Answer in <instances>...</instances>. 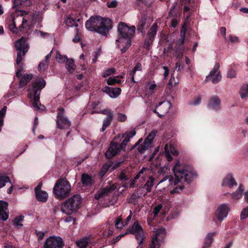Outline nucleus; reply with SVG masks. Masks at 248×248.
Segmentation results:
<instances>
[{"instance_id":"f257e3e1","label":"nucleus","mask_w":248,"mask_h":248,"mask_svg":"<svg viewBox=\"0 0 248 248\" xmlns=\"http://www.w3.org/2000/svg\"><path fill=\"white\" fill-rule=\"evenodd\" d=\"M173 170L175 176V179L171 175L166 176L158 183L160 184L167 181L169 186L177 185L170 191L171 194L179 193L183 190V185L181 183H179L183 182L188 183L197 176L196 172L191 167L181 164L179 161H177L174 166Z\"/></svg>"},{"instance_id":"f03ea898","label":"nucleus","mask_w":248,"mask_h":248,"mask_svg":"<svg viewBox=\"0 0 248 248\" xmlns=\"http://www.w3.org/2000/svg\"><path fill=\"white\" fill-rule=\"evenodd\" d=\"M86 29L90 31L106 34L112 28L110 19L102 18L100 16H91L85 23Z\"/></svg>"},{"instance_id":"7ed1b4c3","label":"nucleus","mask_w":248,"mask_h":248,"mask_svg":"<svg viewBox=\"0 0 248 248\" xmlns=\"http://www.w3.org/2000/svg\"><path fill=\"white\" fill-rule=\"evenodd\" d=\"M45 85L46 81L43 78H35L29 89L28 96L33 100V106L37 110H43L45 108L40 102V92Z\"/></svg>"},{"instance_id":"20e7f679","label":"nucleus","mask_w":248,"mask_h":248,"mask_svg":"<svg viewBox=\"0 0 248 248\" xmlns=\"http://www.w3.org/2000/svg\"><path fill=\"white\" fill-rule=\"evenodd\" d=\"M136 179H140L141 185L146 190V192H150L154 186V178L152 169L142 168L137 175Z\"/></svg>"},{"instance_id":"39448f33","label":"nucleus","mask_w":248,"mask_h":248,"mask_svg":"<svg viewBox=\"0 0 248 248\" xmlns=\"http://www.w3.org/2000/svg\"><path fill=\"white\" fill-rule=\"evenodd\" d=\"M71 190L70 183L64 179L58 180L53 187L55 197L59 200H63L68 197Z\"/></svg>"},{"instance_id":"423d86ee","label":"nucleus","mask_w":248,"mask_h":248,"mask_svg":"<svg viewBox=\"0 0 248 248\" xmlns=\"http://www.w3.org/2000/svg\"><path fill=\"white\" fill-rule=\"evenodd\" d=\"M81 204V197L78 195H74L62 204L61 211L67 215L76 212Z\"/></svg>"},{"instance_id":"0eeeda50","label":"nucleus","mask_w":248,"mask_h":248,"mask_svg":"<svg viewBox=\"0 0 248 248\" xmlns=\"http://www.w3.org/2000/svg\"><path fill=\"white\" fill-rule=\"evenodd\" d=\"M124 137L123 135H118L111 142L105 153L107 158H111L115 156L121 150H124L125 147H122L121 141Z\"/></svg>"},{"instance_id":"6e6552de","label":"nucleus","mask_w":248,"mask_h":248,"mask_svg":"<svg viewBox=\"0 0 248 248\" xmlns=\"http://www.w3.org/2000/svg\"><path fill=\"white\" fill-rule=\"evenodd\" d=\"M186 29L183 27L180 32V38L176 43L173 56L176 58V62H180V65H184V61L182 58L184 48L183 46L185 42Z\"/></svg>"},{"instance_id":"1a4fd4ad","label":"nucleus","mask_w":248,"mask_h":248,"mask_svg":"<svg viewBox=\"0 0 248 248\" xmlns=\"http://www.w3.org/2000/svg\"><path fill=\"white\" fill-rule=\"evenodd\" d=\"M15 47L17 51L16 63L19 64L23 57L28 52L29 46L25 38H21L15 43Z\"/></svg>"},{"instance_id":"9d476101","label":"nucleus","mask_w":248,"mask_h":248,"mask_svg":"<svg viewBox=\"0 0 248 248\" xmlns=\"http://www.w3.org/2000/svg\"><path fill=\"white\" fill-rule=\"evenodd\" d=\"M126 233L135 235V238L139 241V244L137 248H142L140 245L142 244L145 236L143 229L138 221H135L134 224L129 227Z\"/></svg>"},{"instance_id":"9b49d317","label":"nucleus","mask_w":248,"mask_h":248,"mask_svg":"<svg viewBox=\"0 0 248 248\" xmlns=\"http://www.w3.org/2000/svg\"><path fill=\"white\" fill-rule=\"evenodd\" d=\"M155 235L152 237L150 248H160L166 236V230L163 227L154 228L153 231Z\"/></svg>"},{"instance_id":"f8f14e48","label":"nucleus","mask_w":248,"mask_h":248,"mask_svg":"<svg viewBox=\"0 0 248 248\" xmlns=\"http://www.w3.org/2000/svg\"><path fill=\"white\" fill-rule=\"evenodd\" d=\"M135 27L132 26L129 27L125 23L121 22L118 26L119 36L120 37L131 39L135 31Z\"/></svg>"},{"instance_id":"ddd939ff","label":"nucleus","mask_w":248,"mask_h":248,"mask_svg":"<svg viewBox=\"0 0 248 248\" xmlns=\"http://www.w3.org/2000/svg\"><path fill=\"white\" fill-rule=\"evenodd\" d=\"M56 124L57 127L60 129H68L70 126L71 122L65 116L64 110L62 108H60L58 109Z\"/></svg>"},{"instance_id":"4468645a","label":"nucleus","mask_w":248,"mask_h":248,"mask_svg":"<svg viewBox=\"0 0 248 248\" xmlns=\"http://www.w3.org/2000/svg\"><path fill=\"white\" fill-rule=\"evenodd\" d=\"M63 241L59 236H51L46 240L43 248H62Z\"/></svg>"},{"instance_id":"2eb2a0df","label":"nucleus","mask_w":248,"mask_h":248,"mask_svg":"<svg viewBox=\"0 0 248 248\" xmlns=\"http://www.w3.org/2000/svg\"><path fill=\"white\" fill-rule=\"evenodd\" d=\"M220 65L218 62H216L209 75L206 76V80L211 81L214 84H217L221 79V75L219 70Z\"/></svg>"},{"instance_id":"dca6fc26","label":"nucleus","mask_w":248,"mask_h":248,"mask_svg":"<svg viewBox=\"0 0 248 248\" xmlns=\"http://www.w3.org/2000/svg\"><path fill=\"white\" fill-rule=\"evenodd\" d=\"M171 107V103L168 101H164L160 102L156 106V108L154 112L158 114L160 118L164 117L168 113Z\"/></svg>"},{"instance_id":"f3484780","label":"nucleus","mask_w":248,"mask_h":248,"mask_svg":"<svg viewBox=\"0 0 248 248\" xmlns=\"http://www.w3.org/2000/svg\"><path fill=\"white\" fill-rule=\"evenodd\" d=\"M157 29V25L156 23H155L150 29L149 30L146 37V39L144 43V47L147 49H149L150 45L152 44L154 37L156 33V31Z\"/></svg>"},{"instance_id":"a211bd4d","label":"nucleus","mask_w":248,"mask_h":248,"mask_svg":"<svg viewBox=\"0 0 248 248\" xmlns=\"http://www.w3.org/2000/svg\"><path fill=\"white\" fill-rule=\"evenodd\" d=\"M229 211V205L223 203L218 207L216 212V216L218 220L222 221L227 217Z\"/></svg>"},{"instance_id":"6ab92c4d","label":"nucleus","mask_w":248,"mask_h":248,"mask_svg":"<svg viewBox=\"0 0 248 248\" xmlns=\"http://www.w3.org/2000/svg\"><path fill=\"white\" fill-rule=\"evenodd\" d=\"M117 46L121 49L122 53L126 51L131 45V40L126 38L118 36L116 40Z\"/></svg>"},{"instance_id":"aec40b11","label":"nucleus","mask_w":248,"mask_h":248,"mask_svg":"<svg viewBox=\"0 0 248 248\" xmlns=\"http://www.w3.org/2000/svg\"><path fill=\"white\" fill-rule=\"evenodd\" d=\"M16 21L19 22L18 29L20 31H23V30L27 31L30 30L33 26V23L25 19L22 15H18L16 16Z\"/></svg>"},{"instance_id":"412c9836","label":"nucleus","mask_w":248,"mask_h":248,"mask_svg":"<svg viewBox=\"0 0 248 248\" xmlns=\"http://www.w3.org/2000/svg\"><path fill=\"white\" fill-rule=\"evenodd\" d=\"M42 183H40L35 188L34 191L35 193L36 198L37 200L43 202H45L47 200L48 195L47 193L41 190Z\"/></svg>"},{"instance_id":"4be33fe9","label":"nucleus","mask_w":248,"mask_h":248,"mask_svg":"<svg viewBox=\"0 0 248 248\" xmlns=\"http://www.w3.org/2000/svg\"><path fill=\"white\" fill-rule=\"evenodd\" d=\"M8 203L3 201H0V219L6 221L9 217V210Z\"/></svg>"},{"instance_id":"5701e85b","label":"nucleus","mask_w":248,"mask_h":248,"mask_svg":"<svg viewBox=\"0 0 248 248\" xmlns=\"http://www.w3.org/2000/svg\"><path fill=\"white\" fill-rule=\"evenodd\" d=\"M103 91L108 94L110 97L115 98L121 94V89L120 88H112L106 86L103 89Z\"/></svg>"},{"instance_id":"b1692460","label":"nucleus","mask_w":248,"mask_h":248,"mask_svg":"<svg viewBox=\"0 0 248 248\" xmlns=\"http://www.w3.org/2000/svg\"><path fill=\"white\" fill-rule=\"evenodd\" d=\"M116 188L114 185L106 186L105 188L100 189L95 194V198L99 200L101 198L108 195L112 190Z\"/></svg>"},{"instance_id":"393cba45","label":"nucleus","mask_w":248,"mask_h":248,"mask_svg":"<svg viewBox=\"0 0 248 248\" xmlns=\"http://www.w3.org/2000/svg\"><path fill=\"white\" fill-rule=\"evenodd\" d=\"M237 183L232 177V175L229 174L227 175L223 180L222 186L232 188L233 186H236Z\"/></svg>"},{"instance_id":"a878e982","label":"nucleus","mask_w":248,"mask_h":248,"mask_svg":"<svg viewBox=\"0 0 248 248\" xmlns=\"http://www.w3.org/2000/svg\"><path fill=\"white\" fill-rule=\"evenodd\" d=\"M81 181L83 186H92L94 184V180L93 178L85 173L82 174Z\"/></svg>"},{"instance_id":"bb28decb","label":"nucleus","mask_w":248,"mask_h":248,"mask_svg":"<svg viewBox=\"0 0 248 248\" xmlns=\"http://www.w3.org/2000/svg\"><path fill=\"white\" fill-rule=\"evenodd\" d=\"M220 100L217 96L212 97L209 102L208 107L213 110H217L220 108Z\"/></svg>"},{"instance_id":"cd10ccee","label":"nucleus","mask_w":248,"mask_h":248,"mask_svg":"<svg viewBox=\"0 0 248 248\" xmlns=\"http://www.w3.org/2000/svg\"><path fill=\"white\" fill-rule=\"evenodd\" d=\"M136 135V131L132 130L128 133L122 134L121 135L124 136V138L122 140V147H125L127 143L129 141L130 139L133 138Z\"/></svg>"},{"instance_id":"c85d7f7f","label":"nucleus","mask_w":248,"mask_h":248,"mask_svg":"<svg viewBox=\"0 0 248 248\" xmlns=\"http://www.w3.org/2000/svg\"><path fill=\"white\" fill-rule=\"evenodd\" d=\"M19 26V22L16 21V17H12L11 20L9 23V28L13 33L17 32V28Z\"/></svg>"},{"instance_id":"c756f323","label":"nucleus","mask_w":248,"mask_h":248,"mask_svg":"<svg viewBox=\"0 0 248 248\" xmlns=\"http://www.w3.org/2000/svg\"><path fill=\"white\" fill-rule=\"evenodd\" d=\"M215 232L209 233L207 234L205 238L202 248H209L211 244L213 241V236L215 235Z\"/></svg>"},{"instance_id":"7c9ffc66","label":"nucleus","mask_w":248,"mask_h":248,"mask_svg":"<svg viewBox=\"0 0 248 248\" xmlns=\"http://www.w3.org/2000/svg\"><path fill=\"white\" fill-rule=\"evenodd\" d=\"M157 131L156 130L153 129L151 131V132L149 134L148 136L145 139L144 141L146 142V144L148 145L147 146H151L152 143L155 137Z\"/></svg>"},{"instance_id":"2f4dec72","label":"nucleus","mask_w":248,"mask_h":248,"mask_svg":"<svg viewBox=\"0 0 248 248\" xmlns=\"http://www.w3.org/2000/svg\"><path fill=\"white\" fill-rule=\"evenodd\" d=\"M113 117V114L112 113H109L108 116H107V117L104 119L103 123V125L101 129V132L104 131L107 127L110 124Z\"/></svg>"},{"instance_id":"473e14b6","label":"nucleus","mask_w":248,"mask_h":248,"mask_svg":"<svg viewBox=\"0 0 248 248\" xmlns=\"http://www.w3.org/2000/svg\"><path fill=\"white\" fill-rule=\"evenodd\" d=\"M32 78L31 74H25L21 77L19 81V86L20 87L25 86Z\"/></svg>"},{"instance_id":"72a5a7b5","label":"nucleus","mask_w":248,"mask_h":248,"mask_svg":"<svg viewBox=\"0 0 248 248\" xmlns=\"http://www.w3.org/2000/svg\"><path fill=\"white\" fill-rule=\"evenodd\" d=\"M146 89V94L149 96L152 95L156 88V85L155 83L147 82L145 84Z\"/></svg>"},{"instance_id":"f704fd0d","label":"nucleus","mask_w":248,"mask_h":248,"mask_svg":"<svg viewBox=\"0 0 248 248\" xmlns=\"http://www.w3.org/2000/svg\"><path fill=\"white\" fill-rule=\"evenodd\" d=\"M51 52L46 56V60L45 61H43L40 63L38 67L39 71H44L47 68L48 65V61L51 57Z\"/></svg>"},{"instance_id":"c9c22d12","label":"nucleus","mask_w":248,"mask_h":248,"mask_svg":"<svg viewBox=\"0 0 248 248\" xmlns=\"http://www.w3.org/2000/svg\"><path fill=\"white\" fill-rule=\"evenodd\" d=\"M65 62H66L65 67L69 73H73L76 69L74 60L72 59L67 58Z\"/></svg>"},{"instance_id":"e433bc0d","label":"nucleus","mask_w":248,"mask_h":248,"mask_svg":"<svg viewBox=\"0 0 248 248\" xmlns=\"http://www.w3.org/2000/svg\"><path fill=\"white\" fill-rule=\"evenodd\" d=\"M80 19L78 18V19H75L74 18L69 16L66 17V18L65 19V24L69 27H77L78 26V24L77 23V22L79 21Z\"/></svg>"},{"instance_id":"4c0bfd02","label":"nucleus","mask_w":248,"mask_h":248,"mask_svg":"<svg viewBox=\"0 0 248 248\" xmlns=\"http://www.w3.org/2000/svg\"><path fill=\"white\" fill-rule=\"evenodd\" d=\"M244 191V187L242 185H240L238 189L233 193L231 194L232 198L234 200H238L242 197V192Z\"/></svg>"},{"instance_id":"58836bf2","label":"nucleus","mask_w":248,"mask_h":248,"mask_svg":"<svg viewBox=\"0 0 248 248\" xmlns=\"http://www.w3.org/2000/svg\"><path fill=\"white\" fill-rule=\"evenodd\" d=\"M89 240V237H85L77 241L76 244L78 248H86Z\"/></svg>"},{"instance_id":"ea45409f","label":"nucleus","mask_w":248,"mask_h":248,"mask_svg":"<svg viewBox=\"0 0 248 248\" xmlns=\"http://www.w3.org/2000/svg\"><path fill=\"white\" fill-rule=\"evenodd\" d=\"M14 5L20 4L23 7H28L31 4V0H12Z\"/></svg>"},{"instance_id":"a19ab883","label":"nucleus","mask_w":248,"mask_h":248,"mask_svg":"<svg viewBox=\"0 0 248 248\" xmlns=\"http://www.w3.org/2000/svg\"><path fill=\"white\" fill-rule=\"evenodd\" d=\"M239 93L242 99L248 97V85L244 84L241 87Z\"/></svg>"},{"instance_id":"79ce46f5","label":"nucleus","mask_w":248,"mask_h":248,"mask_svg":"<svg viewBox=\"0 0 248 248\" xmlns=\"http://www.w3.org/2000/svg\"><path fill=\"white\" fill-rule=\"evenodd\" d=\"M147 18L144 16H142L140 20L138 25V31L142 32L144 30V26L146 24Z\"/></svg>"},{"instance_id":"37998d69","label":"nucleus","mask_w":248,"mask_h":248,"mask_svg":"<svg viewBox=\"0 0 248 248\" xmlns=\"http://www.w3.org/2000/svg\"><path fill=\"white\" fill-rule=\"evenodd\" d=\"M10 182L9 178L6 176L0 174V188L4 186L6 183Z\"/></svg>"},{"instance_id":"c03bdc74","label":"nucleus","mask_w":248,"mask_h":248,"mask_svg":"<svg viewBox=\"0 0 248 248\" xmlns=\"http://www.w3.org/2000/svg\"><path fill=\"white\" fill-rule=\"evenodd\" d=\"M67 57L66 56L62 55L59 51H57L56 59L59 62H65L67 60Z\"/></svg>"},{"instance_id":"a18cd8bd","label":"nucleus","mask_w":248,"mask_h":248,"mask_svg":"<svg viewBox=\"0 0 248 248\" xmlns=\"http://www.w3.org/2000/svg\"><path fill=\"white\" fill-rule=\"evenodd\" d=\"M116 77H110L107 79V84L108 85H114L116 83H120L121 82V80L117 79Z\"/></svg>"},{"instance_id":"49530a36","label":"nucleus","mask_w":248,"mask_h":248,"mask_svg":"<svg viewBox=\"0 0 248 248\" xmlns=\"http://www.w3.org/2000/svg\"><path fill=\"white\" fill-rule=\"evenodd\" d=\"M23 220V217L22 216H19L15 218V219L13 220V222L14 225L16 226H22V224L21 222Z\"/></svg>"},{"instance_id":"de8ad7c7","label":"nucleus","mask_w":248,"mask_h":248,"mask_svg":"<svg viewBox=\"0 0 248 248\" xmlns=\"http://www.w3.org/2000/svg\"><path fill=\"white\" fill-rule=\"evenodd\" d=\"M142 69V66L141 64L140 63H138L136 66L134 67L133 71H132L131 73V75H132V80L133 82H135L134 81V75L137 71H141Z\"/></svg>"},{"instance_id":"09e8293b","label":"nucleus","mask_w":248,"mask_h":248,"mask_svg":"<svg viewBox=\"0 0 248 248\" xmlns=\"http://www.w3.org/2000/svg\"><path fill=\"white\" fill-rule=\"evenodd\" d=\"M119 179L120 181L124 182L129 180V178L126 175L125 171L122 170L119 176Z\"/></svg>"},{"instance_id":"8fccbe9b","label":"nucleus","mask_w":248,"mask_h":248,"mask_svg":"<svg viewBox=\"0 0 248 248\" xmlns=\"http://www.w3.org/2000/svg\"><path fill=\"white\" fill-rule=\"evenodd\" d=\"M115 226L118 229H122L125 225L120 218H117L115 221Z\"/></svg>"},{"instance_id":"3c124183","label":"nucleus","mask_w":248,"mask_h":248,"mask_svg":"<svg viewBox=\"0 0 248 248\" xmlns=\"http://www.w3.org/2000/svg\"><path fill=\"white\" fill-rule=\"evenodd\" d=\"M248 217V206L244 208L241 213V219H245Z\"/></svg>"},{"instance_id":"603ef678","label":"nucleus","mask_w":248,"mask_h":248,"mask_svg":"<svg viewBox=\"0 0 248 248\" xmlns=\"http://www.w3.org/2000/svg\"><path fill=\"white\" fill-rule=\"evenodd\" d=\"M148 144H146V142L144 141L143 145H140L138 147V151L140 153H143L144 151L148 149L151 146H147Z\"/></svg>"},{"instance_id":"864d4df0","label":"nucleus","mask_w":248,"mask_h":248,"mask_svg":"<svg viewBox=\"0 0 248 248\" xmlns=\"http://www.w3.org/2000/svg\"><path fill=\"white\" fill-rule=\"evenodd\" d=\"M115 69L114 68H109L106 70L102 74V76L104 78L108 77L111 74L114 73Z\"/></svg>"},{"instance_id":"5fc2aeb1","label":"nucleus","mask_w":248,"mask_h":248,"mask_svg":"<svg viewBox=\"0 0 248 248\" xmlns=\"http://www.w3.org/2000/svg\"><path fill=\"white\" fill-rule=\"evenodd\" d=\"M35 33L36 34L37 36L41 37L42 38H44L45 36H46L47 37L49 36V34L48 33L44 32L41 31L35 30Z\"/></svg>"},{"instance_id":"6e6d98bb","label":"nucleus","mask_w":248,"mask_h":248,"mask_svg":"<svg viewBox=\"0 0 248 248\" xmlns=\"http://www.w3.org/2000/svg\"><path fill=\"white\" fill-rule=\"evenodd\" d=\"M6 110H7V107L4 106L0 110V121H2V122H3V118L6 114Z\"/></svg>"},{"instance_id":"4d7b16f0","label":"nucleus","mask_w":248,"mask_h":248,"mask_svg":"<svg viewBox=\"0 0 248 248\" xmlns=\"http://www.w3.org/2000/svg\"><path fill=\"white\" fill-rule=\"evenodd\" d=\"M202 101V97L201 96H198L191 102V104L196 106L200 104Z\"/></svg>"},{"instance_id":"13d9d810","label":"nucleus","mask_w":248,"mask_h":248,"mask_svg":"<svg viewBox=\"0 0 248 248\" xmlns=\"http://www.w3.org/2000/svg\"><path fill=\"white\" fill-rule=\"evenodd\" d=\"M162 204H159L154 208L153 214L155 216H156L157 215L159 211L162 209Z\"/></svg>"},{"instance_id":"bf43d9fd","label":"nucleus","mask_w":248,"mask_h":248,"mask_svg":"<svg viewBox=\"0 0 248 248\" xmlns=\"http://www.w3.org/2000/svg\"><path fill=\"white\" fill-rule=\"evenodd\" d=\"M168 146L167 145H165V156L168 161H170L172 160V157L171 156L169 152H168L167 150Z\"/></svg>"},{"instance_id":"052dcab7","label":"nucleus","mask_w":248,"mask_h":248,"mask_svg":"<svg viewBox=\"0 0 248 248\" xmlns=\"http://www.w3.org/2000/svg\"><path fill=\"white\" fill-rule=\"evenodd\" d=\"M236 74L234 70L231 69H230L227 73V77L229 78H233L235 77Z\"/></svg>"},{"instance_id":"680f3d73","label":"nucleus","mask_w":248,"mask_h":248,"mask_svg":"<svg viewBox=\"0 0 248 248\" xmlns=\"http://www.w3.org/2000/svg\"><path fill=\"white\" fill-rule=\"evenodd\" d=\"M127 117L125 115L122 113L118 114V120L120 122H124L126 121Z\"/></svg>"},{"instance_id":"e2e57ef3","label":"nucleus","mask_w":248,"mask_h":248,"mask_svg":"<svg viewBox=\"0 0 248 248\" xmlns=\"http://www.w3.org/2000/svg\"><path fill=\"white\" fill-rule=\"evenodd\" d=\"M163 69L164 70V72L163 74L164 78L166 79L167 77L169 76V69L168 67L167 66H163Z\"/></svg>"},{"instance_id":"0e129e2a","label":"nucleus","mask_w":248,"mask_h":248,"mask_svg":"<svg viewBox=\"0 0 248 248\" xmlns=\"http://www.w3.org/2000/svg\"><path fill=\"white\" fill-rule=\"evenodd\" d=\"M137 175L135 177L134 179L129 182V186L131 188H134L136 186V182L138 179H136Z\"/></svg>"},{"instance_id":"69168bd1","label":"nucleus","mask_w":248,"mask_h":248,"mask_svg":"<svg viewBox=\"0 0 248 248\" xmlns=\"http://www.w3.org/2000/svg\"><path fill=\"white\" fill-rule=\"evenodd\" d=\"M173 84H177V82L175 81L174 77L173 76V74L172 73L171 75L169 81V85H173Z\"/></svg>"},{"instance_id":"338daca9","label":"nucleus","mask_w":248,"mask_h":248,"mask_svg":"<svg viewBox=\"0 0 248 248\" xmlns=\"http://www.w3.org/2000/svg\"><path fill=\"white\" fill-rule=\"evenodd\" d=\"M175 68L178 71H181L184 69V65H180V62H176L175 64Z\"/></svg>"},{"instance_id":"774afa93","label":"nucleus","mask_w":248,"mask_h":248,"mask_svg":"<svg viewBox=\"0 0 248 248\" xmlns=\"http://www.w3.org/2000/svg\"><path fill=\"white\" fill-rule=\"evenodd\" d=\"M230 42L232 43H236L238 41V38L236 36L230 35L229 37Z\"/></svg>"}]
</instances>
